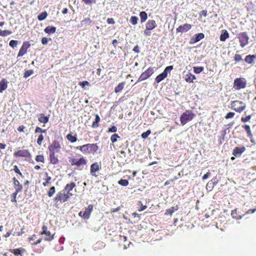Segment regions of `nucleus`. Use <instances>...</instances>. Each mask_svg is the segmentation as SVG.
I'll return each mask as SVG.
<instances>
[{"label":"nucleus","instance_id":"obj_39","mask_svg":"<svg viewBox=\"0 0 256 256\" xmlns=\"http://www.w3.org/2000/svg\"><path fill=\"white\" fill-rule=\"evenodd\" d=\"M34 74V70H26L24 73V78H26L28 77H29L32 74Z\"/></svg>","mask_w":256,"mask_h":256},{"label":"nucleus","instance_id":"obj_36","mask_svg":"<svg viewBox=\"0 0 256 256\" xmlns=\"http://www.w3.org/2000/svg\"><path fill=\"white\" fill-rule=\"evenodd\" d=\"M242 127L244 128V130H246L247 134L248 136L251 137L252 136V134L250 131V126L248 125H244Z\"/></svg>","mask_w":256,"mask_h":256},{"label":"nucleus","instance_id":"obj_18","mask_svg":"<svg viewBox=\"0 0 256 256\" xmlns=\"http://www.w3.org/2000/svg\"><path fill=\"white\" fill-rule=\"evenodd\" d=\"M156 26L157 24L154 20H148L146 24V28L150 30L154 29Z\"/></svg>","mask_w":256,"mask_h":256},{"label":"nucleus","instance_id":"obj_47","mask_svg":"<svg viewBox=\"0 0 256 256\" xmlns=\"http://www.w3.org/2000/svg\"><path fill=\"white\" fill-rule=\"evenodd\" d=\"M138 205H140V208H139V209L138 210L139 212L142 211V210H146L147 208L146 206H144L142 204V202L141 201H138Z\"/></svg>","mask_w":256,"mask_h":256},{"label":"nucleus","instance_id":"obj_3","mask_svg":"<svg viewBox=\"0 0 256 256\" xmlns=\"http://www.w3.org/2000/svg\"><path fill=\"white\" fill-rule=\"evenodd\" d=\"M194 114L190 110H186L184 112L180 118V122L182 126H184L188 122L192 120Z\"/></svg>","mask_w":256,"mask_h":256},{"label":"nucleus","instance_id":"obj_27","mask_svg":"<svg viewBox=\"0 0 256 256\" xmlns=\"http://www.w3.org/2000/svg\"><path fill=\"white\" fill-rule=\"evenodd\" d=\"M56 28L54 26H47L44 30V32H46V34H54L56 32Z\"/></svg>","mask_w":256,"mask_h":256},{"label":"nucleus","instance_id":"obj_55","mask_svg":"<svg viewBox=\"0 0 256 256\" xmlns=\"http://www.w3.org/2000/svg\"><path fill=\"white\" fill-rule=\"evenodd\" d=\"M234 113L233 112H228L226 115L225 116V118L226 119H228L230 118H232L234 116Z\"/></svg>","mask_w":256,"mask_h":256},{"label":"nucleus","instance_id":"obj_35","mask_svg":"<svg viewBox=\"0 0 256 256\" xmlns=\"http://www.w3.org/2000/svg\"><path fill=\"white\" fill-rule=\"evenodd\" d=\"M47 16H48L47 12H44L40 14L38 16V19L40 21L43 20L46 18Z\"/></svg>","mask_w":256,"mask_h":256},{"label":"nucleus","instance_id":"obj_64","mask_svg":"<svg viewBox=\"0 0 256 256\" xmlns=\"http://www.w3.org/2000/svg\"><path fill=\"white\" fill-rule=\"evenodd\" d=\"M107 22L110 24H114V21L112 18H108L107 20Z\"/></svg>","mask_w":256,"mask_h":256},{"label":"nucleus","instance_id":"obj_7","mask_svg":"<svg viewBox=\"0 0 256 256\" xmlns=\"http://www.w3.org/2000/svg\"><path fill=\"white\" fill-rule=\"evenodd\" d=\"M93 205L89 204L85 208L84 212L80 211L78 212V216L84 219H88L93 210Z\"/></svg>","mask_w":256,"mask_h":256},{"label":"nucleus","instance_id":"obj_25","mask_svg":"<svg viewBox=\"0 0 256 256\" xmlns=\"http://www.w3.org/2000/svg\"><path fill=\"white\" fill-rule=\"evenodd\" d=\"M49 120V116H45L44 114H41L38 118V121L43 124H46L48 122Z\"/></svg>","mask_w":256,"mask_h":256},{"label":"nucleus","instance_id":"obj_15","mask_svg":"<svg viewBox=\"0 0 256 256\" xmlns=\"http://www.w3.org/2000/svg\"><path fill=\"white\" fill-rule=\"evenodd\" d=\"M191 28V25L186 24L183 26H180L176 28L177 32H184L188 30Z\"/></svg>","mask_w":256,"mask_h":256},{"label":"nucleus","instance_id":"obj_60","mask_svg":"<svg viewBox=\"0 0 256 256\" xmlns=\"http://www.w3.org/2000/svg\"><path fill=\"white\" fill-rule=\"evenodd\" d=\"M150 30H151L148 29V28H146V29L144 30V34L145 35L150 36L152 34Z\"/></svg>","mask_w":256,"mask_h":256},{"label":"nucleus","instance_id":"obj_40","mask_svg":"<svg viewBox=\"0 0 256 256\" xmlns=\"http://www.w3.org/2000/svg\"><path fill=\"white\" fill-rule=\"evenodd\" d=\"M138 18L135 16H132L130 20V22L133 24L135 25L138 22Z\"/></svg>","mask_w":256,"mask_h":256},{"label":"nucleus","instance_id":"obj_42","mask_svg":"<svg viewBox=\"0 0 256 256\" xmlns=\"http://www.w3.org/2000/svg\"><path fill=\"white\" fill-rule=\"evenodd\" d=\"M204 70V68L202 66L194 67V71L196 74H200Z\"/></svg>","mask_w":256,"mask_h":256},{"label":"nucleus","instance_id":"obj_37","mask_svg":"<svg viewBox=\"0 0 256 256\" xmlns=\"http://www.w3.org/2000/svg\"><path fill=\"white\" fill-rule=\"evenodd\" d=\"M231 215L233 218H236V220L240 219L242 218L240 216H238L237 214L236 210H232L231 212Z\"/></svg>","mask_w":256,"mask_h":256},{"label":"nucleus","instance_id":"obj_53","mask_svg":"<svg viewBox=\"0 0 256 256\" xmlns=\"http://www.w3.org/2000/svg\"><path fill=\"white\" fill-rule=\"evenodd\" d=\"M117 131V128L116 126H112L108 130V132H115Z\"/></svg>","mask_w":256,"mask_h":256},{"label":"nucleus","instance_id":"obj_38","mask_svg":"<svg viewBox=\"0 0 256 256\" xmlns=\"http://www.w3.org/2000/svg\"><path fill=\"white\" fill-rule=\"evenodd\" d=\"M12 32L8 30H4L0 31V36H6L12 34Z\"/></svg>","mask_w":256,"mask_h":256},{"label":"nucleus","instance_id":"obj_49","mask_svg":"<svg viewBox=\"0 0 256 256\" xmlns=\"http://www.w3.org/2000/svg\"><path fill=\"white\" fill-rule=\"evenodd\" d=\"M36 160L38 162H44V158L42 155H38L36 158Z\"/></svg>","mask_w":256,"mask_h":256},{"label":"nucleus","instance_id":"obj_44","mask_svg":"<svg viewBox=\"0 0 256 256\" xmlns=\"http://www.w3.org/2000/svg\"><path fill=\"white\" fill-rule=\"evenodd\" d=\"M18 44V41L16 40H11L9 43L10 46L13 48L16 46Z\"/></svg>","mask_w":256,"mask_h":256},{"label":"nucleus","instance_id":"obj_58","mask_svg":"<svg viewBox=\"0 0 256 256\" xmlns=\"http://www.w3.org/2000/svg\"><path fill=\"white\" fill-rule=\"evenodd\" d=\"M82 1L88 4H90L92 3L96 2V0H82Z\"/></svg>","mask_w":256,"mask_h":256},{"label":"nucleus","instance_id":"obj_17","mask_svg":"<svg viewBox=\"0 0 256 256\" xmlns=\"http://www.w3.org/2000/svg\"><path fill=\"white\" fill-rule=\"evenodd\" d=\"M22 190V188L19 186L18 188H16V192H13L11 195V202H12L16 203V196L18 194L21 192Z\"/></svg>","mask_w":256,"mask_h":256},{"label":"nucleus","instance_id":"obj_33","mask_svg":"<svg viewBox=\"0 0 256 256\" xmlns=\"http://www.w3.org/2000/svg\"><path fill=\"white\" fill-rule=\"evenodd\" d=\"M66 138L72 142H74L77 140L76 136H72L71 134H68L66 136Z\"/></svg>","mask_w":256,"mask_h":256},{"label":"nucleus","instance_id":"obj_30","mask_svg":"<svg viewBox=\"0 0 256 256\" xmlns=\"http://www.w3.org/2000/svg\"><path fill=\"white\" fill-rule=\"evenodd\" d=\"M196 79V76L190 73L186 74V80L188 82H192L194 80Z\"/></svg>","mask_w":256,"mask_h":256},{"label":"nucleus","instance_id":"obj_2","mask_svg":"<svg viewBox=\"0 0 256 256\" xmlns=\"http://www.w3.org/2000/svg\"><path fill=\"white\" fill-rule=\"evenodd\" d=\"M77 149H79L83 153H94L96 152L98 147L96 144H84L80 146L76 147Z\"/></svg>","mask_w":256,"mask_h":256},{"label":"nucleus","instance_id":"obj_56","mask_svg":"<svg viewBox=\"0 0 256 256\" xmlns=\"http://www.w3.org/2000/svg\"><path fill=\"white\" fill-rule=\"evenodd\" d=\"M44 140V136H43L41 134H40L38 137V138L37 140V143L39 144V145H40L41 144H42V141L43 140Z\"/></svg>","mask_w":256,"mask_h":256},{"label":"nucleus","instance_id":"obj_11","mask_svg":"<svg viewBox=\"0 0 256 256\" xmlns=\"http://www.w3.org/2000/svg\"><path fill=\"white\" fill-rule=\"evenodd\" d=\"M30 46V44L28 42H25L20 50L18 57L22 56L26 53L28 48Z\"/></svg>","mask_w":256,"mask_h":256},{"label":"nucleus","instance_id":"obj_6","mask_svg":"<svg viewBox=\"0 0 256 256\" xmlns=\"http://www.w3.org/2000/svg\"><path fill=\"white\" fill-rule=\"evenodd\" d=\"M234 88L237 90L244 88L246 85V81L244 78H236L234 80Z\"/></svg>","mask_w":256,"mask_h":256},{"label":"nucleus","instance_id":"obj_52","mask_svg":"<svg viewBox=\"0 0 256 256\" xmlns=\"http://www.w3.org/2000/svg\"><path fill=\"white\" fill-rule=\"evenodd\" d=\"M14 183L15 186V188H18L19 186H20L22 188V185L20 184V182H18V180L16 179L15 177L14 178Z\"/></svg>","mask_w":256,"mask_h":256},{"label":"nucleus","instance_id":"obj_10","mask_svg":"<svg viewBox=\"0 0 256 256\" xmlns=\"http://www.w3.org/2000/svg\"><path fill=\"white\" fill-rule=\"evenodd\" d=\"M60 144L59 142L56 140L52 142V144L48 146L50 152L54 153L60 152Z\"/></svg>","mask_w":256,"mask_h":256},{"label":"nucleus","instance_id":"obj_32","mask_svg":"<svg viewBox=\"0 0 256 256\" xmlns=\"http://www.w3.org/2000/svg\"><path fill=\"white\" fill-rule=\"evenodd\" d=\"M100 120V117L98 114L96 115V118L94 121L93 122L92 127L93 128H96L98 126V122Z\"/></svg>","mask_w":256,"mask_h":256},{"label":"nucleus","instance_id":"obj_43","mask_svg":"<svg viewBox=\"0 0 256 256\" xmlns=\"http://www.w3.org/2000/svg\"><path fill=\"white\" fill-rule=\"evenodd\" d=\"M55 188L54 186H52L50 188V190H48V194L49 197H51L53 196V194L55 192Z\"/></svg>","mask_w":256,"mask_h":256},{"label":"nucleus","instance_id":"obj_22","mask_svg":"<svg viewBox=\"0 0 256 256\" xmlns=\"http://www.w3.org/2000/svg\"><path fill=\"white\" fill-rule=\"evenodd\" d=\"M229 36V34L227 30H222V31L221 34L220 36V40L222 42H224L228 38Z\"/></svg>","mask_w":256,"mask_h":256},{"label":"nucleus","instance_id":"obj_62","mask_svg":"<svg viewBox=\"0 0 256 256\" xmlns=\"http://www.w3.org/2000/svg\"><path fill=\"white\" fill-rule=\"evenodd\" d=\"M50 179H51V177H48L46 181L43 182V185L44 186H47V184L50 182Z\"/></svg>","mask_w":256,"mask_h":256},{"label":"nucleus","instance_id":"obj_63","mask_svg":"<svg viewBox=\"0 0 256 256\" xmlns=\"http://www.w3.org/2000/svg\"><path fill=\"white\" fill-rule=\"evenodd\" d=\"M133 51H134L136 53H139L140 52L139 46L138 45L135 46L134 47V48H133Z\"/></svg>","mask_w":256,"mask_h":256},{"label":"nucleus","instance_id":"obj_46","mask_svg":"<svg viewBox=\"0 0 256 256\" xmlns=\"http://www.w3.org/2000/svg\"><path fill=\"white\" fill-rule=\"evenodd\" d=\"M118 138H120V136L117 134H113L110 138V140L112 143H114L117 141Z\"/></svg>","mask_w":256,"mask_h":256},{"label":"nucleus","instance_id":"obj_59","mask_svg":"<svg viewBox=\"0 0 256 256\" xmlns=\"http://www.w3.org/2000/svg\"><path fill=\"white\" fill-rule=\"evenodd\" d=\"M46 132V130H42L40 128V127H38L37 126L35 130V132L36 133H37V132Z\"/></svg>","mask_w":256,"mask_h":256},{"label":"nucleus","instance_id":"obj_19","mask_svg":"<svg viewBox=\"0 0 256 256\" xmlns=\"http://www.w3.org/2000/svg\"><path fill=\"white\" fill-rule=\"evenodd\" d=\"M178 205H176V206H172L170 208L167 209L166 210L164 214L166 215V216H168V215L172 216V214L174 212L178 210Z\"/></svg>","mask_w":256,"mask_h":256},{"label":"nucleus","instance_id":"obj_13","mask_svg":"<svg viewBox=\"0 0 256 256\" xmlns=\"http://www.w3.org/2000/svg\"><path fill=\"white\" fill-rule=\"evenodd\" d=\"M101 168L100 162H95L92 164L90 166V173L92 176H96L94 173Z\"/></svg>","mask_w":256,"mask_h":256},{"label":"nucleus","instance_id":"obj_26","mask_svg":"<svg viewBox=\"0 0 256 256\" xmlns=\"http://www.w3.org/2000/svg\"><path fill=\"white\" fill-rule=\"evenodd\" d=\"M8 87L7 82L5 79H3L0 82V92H2L6 90Z\"/></svg>","mask_w":256,"mask_h":256},{"label":"nucleus","instance_id":"obj_9","mask_svg":"<svg viewBox=\"0 0 256 256\" xmlns=\"http://www.w3.org/2000/svg\"><path fill=\"white\" fill-rule=\"evenodd\" d=\"M238 38L240 42V46L242 48H244L248 44L249 37L246 32H241L239 34Z\"/></svg>","mask_w":256,"mask_h":256},{"label":"nucleus","instance_id":"obj_29","mask_svg":"<svg viewBox=\"0 0 256 256\" xmlns=\"http://www.w3.org/2000/svg\"><path fill=\"white\" fill-rule=\"evenodd\" d=\"M125 82H122L120 83L118 86L115 88L114 92L116 93L120 92L124 88Z\"/></svg>","mask_w":256,"mask_h":256},{"label":"nucleus","instance_id":"obj_31","mask_svg":"<svg viewBox=\"0 0 256 256\" xmlns=\"http://www.w3.org/2000/svg\"><path fill=\"white\" fill-rule=\"evenodd\" d=\"M75 186L76 184L74 182H71L69 184H67L64 190H66V192H70Z\"/></svg>","mask_w":256,"mask_h":256},{"label":"nucleus","instance_id":"obj_16","mask_svg":"<svg viewBox=\"0 0 256 256\" xmlns=\"http://www.w3.org/2000/svg\"><path fill=\"white\" fill-rule=\"evenodd\" d=\"M204 35L203 33H198L194 35V37L190 40V43H196L204 38Z\"/></svg>","mask_w":256,"mask_h":256},{"label":"nucleus","instance_id":"obj_21","mask_svg":"<svg viewBox=\"0 0 256 256\" xmlns=\"http://www.w3.org/2000/svg\"><path fill=\"white\" fill-rule=\"evenodd\" d=\"M86 164V160L84 158H81L78 160H73L72 162V164H75L78 166H80L82 164Z\"/></svg>","mask_w":256,"mask_h":256},{"label":"nucleus","instance_id":"obj_24","mask_svg":"<svg viewBox=\"0 0 256 256\" xmlns=\"http://www.w3.org/2000/svg\"><path fill=\"white\" fill-rule=\"evenodd\" d=\"M166 72H162V74L158 75L156 78H155V80L157 83L160 82L163 80H164L166 77Z\"/></svg>","mask_w":256,"mask_h":256},{"label":"nucleus","instance_id":"obj_28","mask_svg":"<svg viewBox=\"0 0 256 256\" xmlns=\"http://www.w3.org/2000/svg\"><path fill=\"white\" fill-rule=\"evenodd\" d=\"M256 58V55H248L246 56L244 60L246 62L252 64Z\"/></svg>","mask_w":256,"mask_h":256},{"label":"nucleus","instance_id":"obj_1","mask_svg":"<svg viewBox=\"0 0 256 256\" xmlns=\"http://www.w3.org/2000/svg\"><path fill=\"white\" fill-rule=\"evenodd\" d=\"M72 196V194L66 192V190H62L58 192L54 198V202L56 204H59L67 201L70 197Z\"/></svg>","mask_w":256,"mask_h":256},{"label":"nucleus","instance_id":"obj_48","mask_svg":"<svg viewBox=\"0 0 256 256\" xmlns=\"http://www.w3.org/2000/svg\"><path fill=\"white\" fill-rule=\"evenodd\" d=\"M79 85L82 86V88H84L85 86H90V83L88 81H83L80 82Z\"/></svg>","mask_w":256,"mask_h":256},{"label":"nucleus","instance_id":"obj_5","mask_svg":"<svg viewBox=\"0 0 256 256\" xmlns=\"http://www.w3.org/2000/svg\"><path fill=\"white\" fill-rule=\"evenodd\" d=\"M42 231L40 232V235H45L44 240L46 241H52L54 238V233L52 234L50 231L48 230V227L46 225L44 224L42 226Z\"/></svg>","mask_w":256,"mask_h":256},{"label":"nucleus","instance_id":"obj_45","mask_svg":"<svg viewBox=\"0 0 256 256\" xmlns=\"http://www.w3.org/2000/svg\"><path fill=\"white\" fill-rule=\"evenodd\" d=\"M151 134L150 130H148L146 132H143L141 136L142 138H146L148 137V136Z\"/></svg>","mask_w":256,"mask_h":256},{"label":"nucleus","instance_id":"obj_4","mask_svg":"<svg viewBox=\"0 0 256 256\" xmlns=\"http://www.w3.org/2000/svg\"><path fill=\"white\" fill-rule=\"evenodd\" d=\"M231 108L236 112H241L246 108V104L242 101L234 100L231 102Z\"/></svg>","mask_w":256,"mask_h":256},{"label":"nucleus","instance_id":"obj_54","mask_svg":"<svg viewBox=\"0 0 256 256\" xmlns=\"http://www.w3.org/2000/svg\"><path fill=\"white\" fill-rule=\"evenodd\" d=\"M52 39L50 38H42V43L43 44H46L48 43L49 40H51Z\"/></svg>","mask_w":256,"mask_h":256},{"label":"nucleus","instance_id":"obj_23","mask_svg":"<svg viewBox=\"0 0 256 256\" xmlns=\"http://www.w3.org/2000/svg\"><path fill=\"white\" fill-rule=\"evenodd\" d=\"M50 162L52 164H56L58 162L57 156H55V153L50 152Z\"/></svg>","mask_w":256,"mask_h":256},{"label":"nucleus","instance_id":"obj_12","mask_svg":"<svg viewBox=\"0 0 256 256\" xmlns=\"http://www.w3.org/2000/svg\"><path fill=\"white\" fill-rule=\"evenodd\" d=\"M15 156L28 158L30 156V152L27 150H19L14 153Z\"/></svg>","mask_w":256,"mask_h":256},{"label":"nucleus","instance_id":"obj_57","mask_svg":"<svg viewBox=\"0 0 256 256\" xmlns=\"http://www.w3.org/2000/svg\"><path fill=\"white\" fill-rule=\"evenodd\" d=\"M251 118V116L250 115H248V116H247L245 117V118H242V121L244 122H246L248 121Z\"/></svg>","mask_w":256,"mask_h":256},{"label":"nucleus","instance_id":"obj_34","mask_svg":"<svg viewBox=\"0 0 256 256\" xmlns=\"http://www.w3.org/2000/svg\"><path fill=\"white\" fill-rule=\"evenodd\" d=\"M140 20L142 22H143L146 21V20L147 19L148 16L147 14L143 11L140 12Z\"/></svg>","mask_w":256,"mask_h":256},{"label":"nucleus","instance_id":"obj_50","mask_svg":"<svg viewBox=\"0 0 256 256\" xmlns=\"http://www.w3.org/2000/svg\"><path fill=\"white\" fill-rule=\"evenodd\" d=\"M234 60L236 62H239L242 60V56L240 54H236L234 56Z\"/></svg>","mask_w":256,"mask_h":256},{"label":"nucleus","instance_id":"obj_20","mask_svg":"<svg viewBox=\"0 0 256 256\" xmlns=\"http://www.w3.org/2000/svg\"><path fill=\"white\" fill-rule=\"evenodd\" d=\"M25 250L24 248H16L11 250V252L16 256H22Z\"/></svg>","mask_w":256,"mask_h":256},{"label":"nucleus","instance_id":"obj_14","mask_svg":"<svg viewBox=\"0 0 256 256\" xmlns=\"http://www.w3.org/2000/svg\"><path fill=\"white\" fill-rule=\"evenodd\" d=\"M245 150L244 146L236 147L232 151V154L236 157L240 156Z\"/></svg>","mask_w":256,"mask_h":256},{"label":"nucleus","instance_id":"obj_8","mask_svg":"<svg viewBox=\"0 0 256 256\" xmlns=\"http://www.w3.org/2000/svg\"><path fill=\"white\" fill-rule=\"evenodd\" d=\"M154 72V68L150 67L145 72L142 73L138 79V82H142L146 80Z\"/></svg>","mask_w":256,"mask_h":256},{"label":"nucleus","instance_id":"obj_61","mask_svg":"<svg viewBox=\"0 0 256 256\" xmlns=\"http://www.w3.org/2000/svg\"><path fill=\"white\" fill-rule=\"evenodd\" d=\"M14 170L16 172V173H17L18 174L22 176V173L20 172V170L18 169V168L16 166H14Z\"/></svg>","mask_w":256,"mask_h":256},{"label":"nucleus","instance_id":"obj_51","mask_svg":"<svg viewBox=\"0 0 256 256\" xmlns=\"http://www.w3.org/2000/svg\"><path fill=\"white\" fill-rule=\"evenodd\" d=\"M173 69V66H166L163 72H166V76H168V72H170V70H172Z\"/></svg>","mask_w":256,"mask_h":256},{"label":"nucleus","instance_id":"obj_41","mask_svg":"<svg viewBox=\"0 0 256 256\" xmlns=\"http://www.w3.org/2000/svg\"><path fill=\"white\" fill-rule=\"evenodd\" d=\"M118 183L122 186H126L128 184V182L126 180L122 179L118 181Z\"/></svg>","mask_w":256,"mask_h":256}]
</instances>
